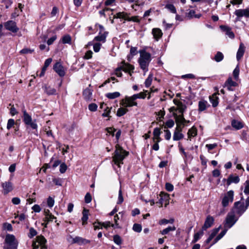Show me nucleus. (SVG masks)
I'll return each instance as SVG.
<instances>
[{
	"instance_id": "37998d69",
	"label": "nucleus",
	"mask_w": 249,
	"mask_h": 249,
	"mask_svg": "<svg viewBox=\"0 0 249 249\" xmlns=\"http://www.w3.org/2000/svg\"><path fill=\"white\" fill-rule=\"evenodd\" d=\"M128 111V109L125 108L120 107L118 108L116 115L118 117H121L124 115Z\"/></svg>"
},
{
	"instance_id": "f8f14e48",
	"label": "nucleus",
	"mask_w": 249,
	"mask_h": 249,
	"mask_svg": "<svg viewBox=\"0 0 249 249\" xmlns=\"http://www.w3.org/2000/svg\"><path fill=\"white\" fill-rule=\"evenodd\" d=\"M53 70L60 77L65 74V69L60 62H56L53 66Z\"/></svg>"
},
{
	"instance_id": "cd10ccee",
	"label": "nucleus",
	"mask_w": 249,
	"mask_h": 249,
	"mask_svg": "<svg viewBox=\"0 0 249 249\" xmlns=\"http://www.w3.org/2000/svg\"><path fill=\"white\" fill-rule=\"evenodd\" d=\"M140 56L141 58H140L141 60H144L147 62H149L151 60V54L150 53H147L144 51H140Z\"/></svg>"
},
{
	"instance_id": "c9c22d12",
	"label": "nucleus",
	"mask_w": 249,
	"mask_h": 249,
	"mask_svg": "<svg viewBox=\"0 0 249 249\" xmlns=\"http://www.w3.org/2000/svg\"><path fill=\"white\" fill-rule=\"evenodd\" d=\"M204 230H203L202 229L201 230L199 231L198 232H197L196 233H195L194 236V239L193 240V242L195 243L197 242L200 238L201 236H202L204 234Z\"/></svg>"
},
{
	"instance_id": "680f3d73",
	"label": "nucleus",
	"mask_w": 249,
	"mask_h": 249,
	"mask_svg": "<svg viewBox=\"0 0 249 249\" xmlns=\"http://www.w3.org/2000/svg\"><path fill=\"white\" fill-rule=\"evenodd\" d=\"M67 169V166L65 163L60 164L59 171L61 173H64Z\"/></svg>"
},
{
	"instance_id": "4c0bfd02",
	"label": "nucleus",
	"mask_w": 249,
	"mask_h": 249,
	"mask_svg": "<svg viewBox=\"0 0 249 249\" xmlns=\"http://www.w3.org/2000/svg\"><path fill=\"white\" fill-rule=\"evenodd\" d=\"M176 229V228L174 226H169L167 228L160 231V233L162 235H165V234H168L170 231H175Z\"/></svg>"
},
{
	"instance_id": "20e7f679",
	"label": "nucleus",
	"mask_w": 249,
	"mask_h": 249,
	"mask_svg": "<svg viewBox=\"0 0 249 249\" xmlns=\"http://www.w3.org/2000/svg\"><path fill=\"white\" fill-rule=\"evenodd\" d=\"M238 217V216H236L234 211H231L228 213L224 223L225 229L228 230L232 227L237 221Z\"/></svg>"
},
{
	"instance_id": "9b49d317",
	"label": "nucleus",
	"mask_w": 249,
	"mask_h": 249,
	"mask_svg": "<svg viewBox=\"0 0 249 249\" xmlns=\"http://www.w3.org/2000/svg\"><path fill=\"white\" fill-rule=\"evenodd\" d=\"M234 14L236 16V21H239L243 17L249 18V8L237 9L234 12Z\"/></svg>"
},
{
	"instance_id": "a878e982",
	"label": "nucleus",
	"mask_w": 249,
	"mask_h": 249,
	"mask_svg": "<svg viewBox=\"0 0 249 249\" xmlns=\"http://www.w3.org/2000/svg\"><path fill=\"white\" fill-rule=\"evenodd\" d=\"M218 93H214L212 95L210 96V101L212 104L213 107H216L218 104V97L217 96Z\"/></svg>"
},
{
	"instance_id": "e2e57ef3",
	"label": "nucleus",
	"mask_w": 249,
	"mask_h": 249,
	"mask_svg": "<svg viewBox=\"0 0 249 249\" xmlns=\"http://www.w3.org/2000/svg\"><path fill=\"white\" fill-rule=\"evenodd\" d=\"M9 106H11V107L10 109V113L11 115L13 116L18 113V112L17 111L16 108L14 107V105H12L11 104H9Z\"/></svg>"
},
{
	"instance_id": "dca6fc26",
	"label": "nucleus",
	"mask_w": 249,
	"mask_h": 249,
	"mask_svg": "<svg viewBox=\"0 0 249 249\" xmlns=\"http://www.w3.org/2000/svg\"><path fill=\"white\" fill-rule=\"evenodd\" d=\"M226 181V184L227 186H229L231 183H237L240 181L239 177L238 176H233L230 175L228 178L226 179L224 178L223 182Z\"/></svg>"
},
{
	"instance_id": "39448f33",
	"label": "nucleus",
	"mask_w": 249,
	"mask_h": 249,
	"mask_svg": "<svg viewBox=\"0 0 249 249\" xmlns=\"http://www.w3.org/2000/svg\"><path fill=\"white\" fill-rule=\"evenodd\" d=\"M46 240L43 236H37L33 243V249H46Z\"/></svg>"
},
{
	"instance_id": "7ed1b4c3",
	"label": "nucleus",
	"mask_w": 249,
	"mask_h": 249,
	"mask_svg": "<svg viewBox=\"0 0 249 249\" xmlns=\"http://www.w3.org/2000/svg\"><path fill=\"white\" fill-rule=\"evenodd\" d=\"M22 112L23 113L22 120L24 124L28 126H30L33 129H37V124L36 120H32L31 116L26 111L24 106L22 108Z\"/></svg>"
},
{
	"instance_id": "0e129e2a",
	"label": "nucleus",
	"mask_w": 249,
	"mask_h": 249,
	"mask_svg": "<svg viewBox=\"0 0 249 249\" xmlns=\"http://www.w3.org/2000/svg\"><path fill=\"white\" fill-rule=\"evenodd\" d=\"M3 228L8 231H12L13 227L11 224L8 223H4L3 225Z\"/></svg>"
},
{
	"instance_id": "c756f323",
	"label": "nucleus",
	"mask_w": 249,
	"mask_h": 249,
	"mask_svg": "<svg viewBox=\"0 0 249 249\" xmlns=\"http://www.w3.org/2000/svg\"><path fill=\"white\" fill-rule=\"evenodd\" d=\"M231 126L236 130H239L244 126L243 124L240 121L233 120L231 123Z\"/></svg>"
},
{
	"instance_id": "1a4fd4ad",
	"label": "nucleus",
	"mask_w": 249,
	"mask_h": 249,
	"mask_svg": "<svg viewBox=\"0 0 249 249\" xmlns=\"http://www.w3.org/2000/svg\"><path fill=\"white\" fill-rule=\"evenodd\" d=\"M121 105L125 107H132L137 106L138 104L133 95L131 96H125L124 99L121 101Z\"/></svg>"
},
{
	"instance_id": "6e6552de",
	"label": "nucleus",
	"mask_w": 249,
	"mask_h": 249,
	"mask_svg": "<svg viewBox=\"0 0 249 249\" xmlns=\"http://www.w3.org/2000/svg\"><path fill=\"white\" fill-rule=\"evenodd\" d=\"M234 192L232 190L228 191L224 195L222 199L221 203L223 207H227L229 203H232L233 200Z\"/></svg>"
},
{
	"instance_id": "58836bf2",
	"label": "nucleus",
	"mask_w": 249,
	"mask_h": 249,
	"mask_svg": "<svg viewBox=\"0 0 249 249\" xmlns=\"http://www.w3.org/2000/svg\"><path fill=\"white\" fill-rule=\"evenodd\" d=\"M165 8L168 9L172 13H177L176 8L173 4L168 3L165 5Z\"/></svg>"
},
{
	"instance_id": "ddd939ff",
	"label": "nucleus",
	"mask_w": 249,
	"mask_h": 249,
	"mask_svg": "<svg viewBox=\"0 0 249 249\" xmlns=\"http://www.w3.org/2000/svg\"><path fill=\"white\" fill-rule=\"evenodd\" d=\"M1 186L2 188V193L4 195H7L13 190V184L9 181L1 183Z\"/></svg>"
},
{
	"instance_id": "f704fd0d",
	"label": "nucleus",
	"mask_w": 249,
	"mask_h": 249,
	"mask_svg": "<svg viewBox=\"0 0 249 249\" xmlns=\"http://www.w3.org/2000/svg\"><path fill=\"white\" fill-rule=\"evenodd\" d=\"M106 96L108 99H113L119 97L120 96V93L116 91L112 93H107L106 94Z\"/></svg>"
},
{
	"instance_id": "5fc2aeb1",
	"label": "nucleus",
	"mask_w": 249,
	"mask_h": 249,
	"mask_svg": "<svg viewBox=\"0 0 249 249\" xmlns=\"http://www.w3.org/2000/svg\"><path fill=\"white\" fill-rule=\"evenodd\" d=\"M97 107H98L97 105L95 103L90 104L88 106L89 109L90 111H92V112L96 111L97 109Z\"/></svg>"
},
{
	"instance_id": "f257e3e1",
	"label": "nucleus",
	"mask_w": 249,
	"mask_h": 249,
	"mask_svg": "<svg viewBox=\"0 0 249 249\" xmlns=\"http://www.w3.org/2000/svg\"><path fill=\"white\" fill-rule=\"evenodd\" d=\"M128 152L124 150L122 146L117 144L115 145L114 154L112 157L114 163L120 167V164L123 163V160L128 156Z\"/></svg>"
},
{
	"instance_id": "9d476101",
	"label": "nucleus",
	"mask_w": 249,
	"mask_h": 249,
	"mask_svg": "<svg viewBox=\"0 0 249 249\" xmlns=\"http://www.w3.org/2000/svg\"><path fill=\"white\" fill-rule=\"evenodd\" d=\"M4 26L8 31H11L13 33H16L19 30L17 26V23L13 20H8L4 23Z\"/></svg>"
},
{
	"instance_id": "412c9836",
	"label": "nucleus",
	"mask_w": 249,
	"mask_h": 249,
	"mask_svg": "<svg viewBox=\"0 0 249 249\" xmlns=\"http://www.w3.org/2000/svg\"><path fill=\"white\" fill-rule=\"evenodd\" d=\"M92 91L89 88H87L84 90L83 92V96L84 99L87 101H90L92 99Z\"/></svg>"
},
{
	"instance_id": "de8ad7c7",
	"label": "nucleus",
	"mask_w": 249,
	"mask_h": 249,
	"mask_svg": "<svg viewBox=\"0 0 249 249\" xmlns=\"http://www.w3.org/2000/svg\"><path fill=\"white\" fill-rule=\"evenodd\" d=\"M15 124V121L13 119H9L8 120L6 128L8 130H10Z\"/></svg>"
},
{
	"instance_id": "79ce46f5",
	"label": "nucleus",
	"mask_w": 249,
	"mask_h": 249,
	"mask_svg": "<svg viewBox=\"0 0 249 249\" xmlns=\"http://www.w3.org/2000/svg\"><path fill=\"white\" fill-rule=\"evenodd\" d=\"M224 58V55L220 52H217L214 56V60L217 62H219L221 61Z\"/></svg>"
},
{
	"instance_id": "b1692460",
	"label": "nucleus",
	"mask_w": 249,
	"mask_h": 249,
	"mask_svg": "<svg viewBox=\"0 0 249 249\" xmlns=\"http://www.w3.org/2000/svg\"><path fill=\"white\" fill-rule=\"evenodd\" d=\"M182 130V128L179 130L178 128H176L174 131L173 139L174 141H179L184 137V135L180 132Z\"/></svg>"
},
{
	"instance_id": "4d7b16f0",
	"label": "nucleus",
	"mask_w": 249,
	"mask_h": 249,
	"mask_svg": "<svg viewBox=\"0 0 249 249\" xmlns=\"http://www.w3.org/2000/svg\"><path fill=\"white\" fill-rule=\"evenodd\" d=\"M240 69L238 65H237L233 71V78H238Z\"/></svg>"
},
{
	"instance_id": "338daca9",
	"label": "nucleus",
	"mask_w": 249,
	"mask_h": 249,
	"mask_svg": "<svg viewBox=\"0 0 249 249\" xmlns=\"http://www.w3.org/2000/svg\"><path fill=\"white\" fill-rule=\"evenodd\" d=\"M57 39V36L54 35L50 37L47 41V44L49 46L53 44L54 41Z\"/></svg>"
},
{
	"instance_id": "774afa93",
	"label": "nucleus",
	"mask_w": 249,
	"mask_h": 249,
	"mask_svg": "<svg viewBox=\"0 0 249 249\" xmlns=\"http://www.w3.org/2000/svg\"><path fill=\"white\" fill-rule=\"evenodd\" d=\"M56 219V217L52 214L51 215H49V216L45 217L44 219V221L45 222H47V223H48L49 222L53 221V219Z\"/></svg>"
},
{
	"instance_id": "2eb2a0df",
	"label": "nucleus",
	"mask_w": 249,
	"mask_h": 249,
	"mask_svg": "<svg viewBox=\"0 0 249 249\" xmlns=\"http://www.w3.org/2000/svg\"><path fill=\"white\" fill-rule=\"evenodd\" d=\"M173 102L176 106L177 110L178 111L180 114H183L186 109V106L183 104L180 100L174 99Z\"/></svg>"
},
{
	"instance_id": "c03bdc74",
	"label": "nucleus",
	"mask_w": 249,
	"mask_h": 249,
	"mask_svg": "<svg viewBox=\"0 0 249 249\" xmlns=\"http://www.w3.org/2000/svg\"><path fill=\"white\" fill-rule=\"evenodd\" d=\"M34 52V49H32L28 48H24L21 50L19 52L20 54H31Z\"/></svg>"
},
{
	"instance_id": "aec40b11",
	"label": "nucleus",
	"mask_w": 249,
	"mask_h": 249,
	"mask_svg": "<svg viewBox=\"0 0 249 249\" xmlns=\"http://www.w3.org/2000/svg\"><path fill=\"white\" fill-rule=\"evenodd\" d=\"M173 115L175 118L177 123H180L183 126H185V123L186 120L184 117L183 113L178 115L176 112H174Z\"/></svg>"
},
{
	"instance_id": "bb28decb",
	"label": "nucleus",
	"mask_w": 249,
	"mask_h": 249,
	"mask_svg": "<svg viewBox=\"0 0 249 249\" xmlns=\"http://www.w3.org/2000/svg\"><path fill=\"white\" fill-rule=\"evenodd\" d=\"M210 105L206 101L202 100L198 102V110L199 111H203L206 109L207 108L209 107Z\"/></svg>"
},
{
	"instance_id": "4be33fe9",
	"label": "nucleus",
	"mask_w": 249,
	"mask_h": 249,
	"mask_svg": "<svg viewBox=\"0 0 249 249\" xmlns=\"http://www.w3.org/2000/svg\"><path fill=\"white\" fill-rule=\"evenodd\" d=\"M245 51V47L243 43H241L236 53V59L239 61L243 57Z\"/></svg>"
},
{
	"instance_id": "c85d7f7f",
	"label": "nucleus",
	"mask_w": 249,
	"mask_h": 249,
	"mask_svg": "<svg viewBox=\"0 0 249 249\" xmlns=\"http://www.w3.org/2000/svg\"><path fill=\"white\" fill-rule=\"evenodd\" d=\"M139 61L140 67L142 70L143 75H144L145 72L148 71V65L149 62L144 60H141L140 59Z\"/></svg>"
},
{
	"instance_id": "49530a36",
	"label": "nucleus",
	"mask_w": 249,
	"mask_h": 249,
	"mask_svg": "<svg viewBox=\"0 0 249 249\" xmlns=\"http://www.w3.org/2000/svg\"><path fill=\"white\" fill-rule=\"evenodd\" d=\"M47 206L51 208H52L54 204V199L51 196H49L47 199Z\"/></svg>"
},
{
	"instance_id": "72a5a7b5",
	"label": "nucleus",
	"mask_w": 249,
	"mask_h": 249,
	"mask_svg": "<svg viewBox=\"0 0 249 249\" xmlns=\"http://www.w3.org/2000/svg\"><path fill=\"white\" fill-rule=\"evenodd\" d=\"M61 41L63 44H71V37L69 35H66L62 36Z\"/></svg>"
},
{
	"instance_id": "bf43d9fd",
	"label": "nucleus",
	"mask_w": 249,
	"mask_h": 249,
	"mask_svg": "<svg viewBox=\"0 0 249 249\" xmlns=\"http://www.w3.org/2000/svg\"><path fill=\"white\" fill-rule=\"evenodd\" d=\"M110 113V109L108 107H106V108L104 109V112L102 114V116L104 117H109V114Z\"/></svg>"
},
{
	"instance_id": "5701e85b",
	"label": "nucleus",
	"mask_w": 249,
	"mask_h": 249,
	"mask_svg": "<svg viewBox=\"0 0 249 249\" xmlns=\"http://www.w3.org/2000/svg\"><path fill=\"white\" fill-rule=\"evenodd\" d=\"M197 134V130L196 128L193 126L190 129L188 130L187 132L188 139L190 141H191L192 138L196 137Z\"/></svg>"
},
{
	"instance_id": "f03ea898",
	"label": "nucleus",
	"mask_w": 249,
	"mask_h": 249,
	"mask_svg": "<svg viewBox=\"0 0 249 249\" xmlns=\"http://www.w3.org/2000/svg\"><path fill=\"white\" fill-rule=\"evenodd\" d=\"M134 69L133 66L123 61L115 70V74L117 77H121L122 76V72L124 71L128 73L129 76H131V73L133 72Z\"/></svg>"
},
{
	"instance_id": "a211bd4d",
	"label": "nucleus",
	"mask_w": 249,
	"mask_h": 249,
	"mask_svg": "<svg viewBox=\"0 0 249 249\" xmlns=\"http://www.w3.org/2000/svg\"><path fill=\"white\" fill-rule=\"evenodd\" d=\"M108 34V32H99L98 35L94 37L93 41L105 43Z\"/></svg>"
},
{
	"instance_id": "09e8293b",
	"label": "nucleus",
	"mask_w": 249,
	"mask_h": 249,
	"mask_svg": "<svg viewBox=\"0 0 249 249\" xmlns=\"http://www.w3.org/2000/svg\"><path fill=\"white\" fill-rule=\"evenodd\" d=\"M37 234V231L34 228H31L29 229V232L28 233V237L32 238Z\"/></svg>"
},
{
	"instance_id": "6e6d98bb",
	"label": "nucleus",
	"mask_w": 249,
	"mask_h": 249,
	"mask_svg": "<svg viewBox=\"0 0 249 249\" xmlns=\"http://www.w3.org/2000/svg\"><path fill=\"white\" fill-rule=\"evenodd\" d=\"M93 52L91 50L88 51L86 53L83 58L84 59H89L92 58Z\"/></svg>"
},
{
	"instance_id": "6ab92c4d",
	"label": "nucleus",
	"mask_w": 249,
	"mask_h": 249,
	"mask_svg": "<svg viewBox=\"0 0 249 249\" xmlns=\"http://www.w3.org/2000/svg\"><path fill=\"white\" fill-rule=\"evenodd\" d=\"M213 222L214 218L210 215L208 216L205 220L203 226H202V228L203 230H206L208 228L211 227L213 225Z\"/></svg>"
},
{
	"instance_id": "8fccbe9b",
	"label": "nucleus",
	"mask_w": 249,
	"mask_h": 249,
	"mask_svg": "<svg viewBox=\"0 0 249 249\" xmlns=\"http://www.w3.org/2000/svg\"><path fill=\"white\" fill-rule=\"evenodd\" d=\"M133 230L137 232H140L142 230L141 225L137 223L134 224L133 226Z\"/></svg>"
},
{
	"instance_id": "052dcab7",
	"label": "nucleus",
	"mask_w": 249,
	"mask_h": 249,
	"mask_svg": "<svg viewBox=\"0 0 249 249\" xmlns=\"http://www.w3.org/2000/svg\"><path fill=\"white\" fill-rule=\"evenodd\" d=\"M174 124H175V123L173 120H172V119L168 120L165 123V127L172 128L174 125Z\"/></svg>"
},
{
	"instance_id": "a19ab883",
	"label": "nucleus",
	"mask_w": 249,
	"mask_h": 249,
	"mask_svg": "<svg viewBox=\"0 0 249 249\" xmlns=\"http://www.w3.org/2000/svg\"><path fill=\"white\" fill-rule=\"evenodd\" d=\"M138 52H137V47H132L131 48H130V55H131V56H130V55H127V60L128 61H130L131 58L135 55L136 54H137Z\"/></svg>"
},
{
	"instance_id": "69168bd1",
	"label": "nucleus",
	"mask_w": 249,
	"mask_h": 249,
	"mask_svg": "<svg viewBox=\"0 0 249 249\" xmlns=\"http://www.w3.org/2000/svg\"><path fill=\"white\" fill-rule=\"evenodd\" d=\"M101 47V44L100 43H96L93 45V50L95 52H99Z\"/></svg>"
},
{
	"instance_id": "864d4df0",
	"label": "nucleus",
	"mask_w": 249,
	"mask_h": 249,
	"mask_svg": "<svg viewBox=\"0 0 249 249\" xmlns=\"http://www.w3.org/2000/svg\"><path fill=\"white\" fill-rule=\"evenodd\" d=\"M124 201V198L123 196L122 191L121 188L120 189L118 195V199L117 201L118 204H122Z\"/></svg>"
},
{
	"instance_id": "e433bc0d",
	"label": "nucleus",
	"mask_w": 249,
	"mask_h": 249,
	"mask_svg": "<svg viewBox=\"0 0 249 249\" xmlns=\"http://www.w3.org/2000/svg\"><path fill=\"white\" fill-rule=\"evenodd\" d=\"M128 17V14L124 12H119L116 14L114 16V18H123L125 20H126V18Z\"/></svg>"
},
{
	"instance_id": "3c124183",
	"label": "nucleus",
	"mask_w": 249,
	"mask_h": 249,
	"mask_svg": "<svg viewBox=\"0 0 249 249\" xmlns=\"http://www.w3.org/2000/svg\"><path fill=\"white\" fill-rule=\"evenodd\" d=\"M52 62V58H49L47 59L44 62V66L42 68H43V71H46L48 66L50 65L51 62Z\"/></svg>"
},
{
	"instance_id": "7c9ffc66",
	"label": "nucleus",
	"mask_w": 249,
	"mask_h": 249,
	"mask_svg": "<svg viewBox=\"0 0 249 249\" xmlns=\"http://www.w3.org/2000/svg\"><path fill=\"white\" fill-rule=\"evenodd\" d=\"M45 92L48 95H55L56 94V90L55 89L51 87L50 86H44Z\"/></svg>"
},
{
	"instance_id": "0eeeda50",
	"label": "nucleus",
	"mask_w": 249,
	"mask_h": 249,
	"mask_svg": "<svg viewBox=\"0 0 249 249\" xmlns=\"http://www.w3.org/2000/svg\"><path fill=\"white\" fill-rule=\"evenodd\" d=\"M18 241L14 235L10 234L6 235L3 246L18 247Z\"/></svg>"
},
{
	"instance_id": "ea45409f",
	"label": "nucleus",
	"mask_w": 249,
	"mask_h": 249,
	"mask_svg": "<svg viewBox=\"0 0 249 249\" xmlns=\"http://www.w3.org/2000/svg\"><path fill=\"white\" fill-rule=\"evenodd\" d=\"M147 92V90H145L144 92H141L137 94H135L133 95V96L136 100L137 99H144L146 97V93Z\"/></svg>"
},
{
	"instance_id": "473e14b6",
	"label": "nucleus",
	"mask_w": 249,
	"mask_h": 249,
	"mask_svg": "<svg viewBox=\"0 0 249 249\" xmlns=\"http://www.w3.org/2000/svg\"><path fill=\"white\" fill-rule=\"evenodd\" d=\"M227 229H225L223 231H222L214 239L212 245L211 246L217 243L220 239H221L226 233L227 231Z\"/></svg>"
},
{
	"instance_id": "f3484780",
	"label": "nucleus",
	"mask_w": 249,
	"mask_h": 249,
	"mask_svg": "<svg viewBox=\"0 0 249 249\" xmlns=\"http://www.w3.org/2000/svg\"><path fill=\"white\" fill-rule=\"evenodd\" d=\"M238 84L232 80V79H228L224 84V87H227L229 90H234Z\"/></svg>"
},
{
	"instance_id": "a18cd8bd",
	"label": "nucleus",
	"mask_w": 249,
	"mask_h": 249,
	"mask_svg": "<svg viewBox=\"0 0 249 249\" xmlns=\"http://www.w3.org/2000/svg\"><path fill=\"white\" fill-rule=\"evenodd\" d=\"M113 241L118 245H121L122 243V240L121 237L118 234H116L113 236Z\"/></svg>"
},
{
	"instance_id": "13d9d810",
	"label": "nucleus",
	"mask_w": 249,
	"mask_h": 249,
	"mask_svg": "<svg viewBox=\"0 0 249 249\" xmlns=\"http://www.w3.org/2000/svg\"><path fill=\"white\" fill-rule=\"evenodd\" d=\"M126 20L128 21H134L137 23H139L140 22V19H139L138 16H133L132 17H128L127 18H126Z\"/></svg>"
},
{
	"instance_id": "2f4dec72",
	"label": "nucleus",
	"mask_w": 249,
	"mask_h": 249,
	"mask_svg": "<svg viewBox=\"0 0 249 249\" xmlns=\"http://www.w3.org/2000/svg\"><path fill=\"white\" fill-rule=\"evenodd\" d=\"M83 216L81 218L82 221V224L83 225L87 223V220L88 219L89 210L84 209L82 212Z\"/></svg>"
},
{
	"instance_id": "423d86ee",
	"label": "nucleus",
	"mask_w": 249,
	"mask_h": 249,
	"mask_svg": "<svg viewBox=\"0 0 249 249\" xmlns=\"http://www.w3.org/2000/svg\"><path fill=\"white\" fill-rule=\"evenodd\" d=\"M248 207L246 204L245 206L244 202L239 201L234 203V206L231 211H234L235 213L239 217L246 211Z\"/></svg>"
},
{
	"instance_id": "393cba45",
	"label": "nucleus",
	"mask_w": 249,
	"mask_h": 249,
	"mask_svg": "<svg viewBox=\"0 0 249 249\" xmlns=\"http://www.w3.org/2000/svg\"><path fill=\"white\" fill-rule=\"evenodd\" d=\"M152 34L154 38L156 41H158L162 36V33L159 28H154L152 30Z\"/></svg>"
},
{
	"instance_id": "603ef678",
	"label": "nucleus",
	"mask_w": 249,
	"mask_h": 249,
	"mask_svg": "<svg viewBox=\"0 0 249 249\" xmlns=\"http://www.w3.org/2000/svg\"><path fill=\"white\" fill-rule=\"evenodd\" d=\"M245 189L244 193L247 195H249V179L247 180L244 183Z\"/></svg>"
},
{
	"instance_id": "4468645a",
	"label": "nucleus",
	"mask_w": 249,
	"mask_h": 249,
	"mask_svg": "<svg viewBox=\"0 0 249 249\" xmlns=\"http://www.w3.org/2000/svg\"><path fill=\"white\" fill-rule=\"evenodd\" d=\"M71 243L72 244H77L79 245H85L91 242L89 240L86 239L80 236H76L74 238L71 237Z\"/></svg>"
}]
</instances>
